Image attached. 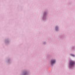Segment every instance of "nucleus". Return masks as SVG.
Returning a JSON list of instances; mask_svg holds the SVG:
<instances>
[{
  "label": "nucleus",
  "mask_w": 75,
  "mask_h": 75,
  "mask_svg": "<svg viewBox=\"0 0 75 75\" xmlns=\"http://www.w3.org/2000/svg\"><path fill=\"white\" fill-rule=\"evenodd\" d=\"M75 62H74L72 61H71L70 62V66H73L74 65Z\"/></svg>",
  "instance_id": "nucleus-1"
},
{
  "label": "nucleus",
  "mask_w": 75,
  "mask_h": 75,
  "mask_svg": "<svg viewBox=\"0 0 75 75\" xmlns=\"http://www.w3.org/2000/svg\"><path fill=\"white\" fill-rule=\"evenodd\" d=\"M55 62V60H52L51 61V63L52 65Z\"/></svg>",
  "instance_id": "nucleus-2"
},
{
  "label": "nucleus",
  "mask_w": 75,
  "mask_h": 75,
  "mask_svg": "<svg viewBox=\"0 0 75 75\" xmlns=\"http://www.w3.org/2000/svg\"><path fill=\"white\" fill-rule=\"evenodd\" d=\"M71 55L73 56V57L75 56V55H74V54H71Z\"/></svg>",
  "instance_id": "nucleus-3"
},
{
  "label": "nucleus",
  "mask_w": 75,
  "mask_h": 75,
  "mask_svg": "<svg viewBox=\"0 0 75 75\" xmlns=\"http://www.w3.org/2000/svg\"><path fill=\"white\" fill-rule=\"evenodd\" d=\"M56 29L57 30V28H56Z\"/></svg>",
  "instance_id": "nucleus-4"
}]
</instances>
